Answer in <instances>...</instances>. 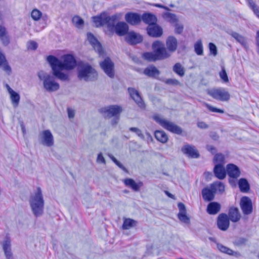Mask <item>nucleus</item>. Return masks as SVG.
I'll list each match as a JSON object with an SVG mask.
<instances>
[{
    "label": "nucleus",
    "mask_w": 259,
    "mask_h": 259,
    "mask_svg": "<svg viewBox=\"0 0 259 259\" xmlns=\"http://www.w3.org/2000/svg\"><path fill=\"white\" fill-rule=\"evenodd\" d=\"M217 247L221 252L223 253H225L229 255H233L234 253L233 250L226 246H224L221 244H218Z\"/></svg>",
    "instance_id": "43"
},
{
    "label": "nucleus",
    "mask_w": 259,
    "mask_h": 259,
    "mask_svg": "<svg viewBox=\"0 0 259 259\" xmlns=\"http://www.w3.org/2000/svg\"><path fill=\"white\" fill-rule=\"evenodd\" d=\"M165 83L167 84H171L174 85H178L180 84V82L178 80L174 78L167 79L165 81Z\"/></svg>",
    "instance_id": "50"
},
{
    "label": "nucleus",
    "mask_w": 259,
    "mask_h": 259,
    "mask_svg": "<svg viewBox=\"0 0 259 259\" xmlns=\"http://www.w3.org/2000/svg\"><path fill=\"white\" fill-rule=\"evenodd\" d=\"M27 47L28 50H35L37 48V44L34 41L30 40L27 42Z\"/></svg>",
    "instance_id": "49"
},
{
    "label": "nucleus",
    "mask_w": 259,
    "mask_h": 259,
    "mask_svg": "<svg viewBox=\"0 0 259 259\" xmlns=\"http://www.w3.org/2000/svg\"><path fill=\"white\" fill-rule=\"evenodd\" d=\"M0 67L8 74L11 72V68L8 65L5 56L0 52Z\"/></svg>",
    "instance_id": "32"
},
{
    "label": "nucleus",
    "mask_w": 259,
    "mask_h": 259,
    "mask_svg": "<svg viewBox=\"0 0 259 259\" xmlns=\"http://www.w3.org/2000/svg\"><path fill=\"white\" fill-rule=\"evenodd\" d=\"M41 12L37 9L33 10L31 14L32 18L35 21H37L39 20L41 16Z\"/></svg>",
    "instance_id": "45"
},
{
    "label": "nucleus",
    "mask_w": 259,
    "mask_h": 259,
    "mask_svg": "<svg viewBox=\"0 0 259 259\" xmlns=\"http://www.w3.org/2000/svg\"><path fill=\"white\" fill-rule=\"evenodd\" d=\"M9 94L13 107L15 108L17 107L19 103L20 99V95L14 91L9 93Z\"/></svg>",
    "instance_id": "37"
},
{
    "label": "nucleus",
    "mask_w": 259,
    "mask_h": 259,
    "mask_svg": "<svg viewBox=\"0 0 259 259\" xmlns=\"http://www.w3.org/2000/svg\"><path fill=\"white\" fill-rule=\"evenodd\" d=\"M125 20L132 25L138 24L141 20V17L137 13H127L125 15Z\"/></svg>",
    "instance_id": "18"
},
{
    "label": "nucleus",
    "mask_w": 259,
    "mask_h": 259,
    "mask_svg": "<svg viewBox=\"0 0 259 259\" xmlns=\"http://www.w3.org/2000/svg\"><path fill=\"white\" fill-rule=\"evenodd\" d=\"M101 113L105 118H111L113 116V106H110L102 108L99 110Z\"/></svg>",
    "instance_id": "30"
},
{
    "label": "nucleus",
    "mask_w": 259,
    "mask_h": 259,
    "mask_svg": "<svg viewBox=\"0 0 259 259\" xmlns=\"http://www.w3.org/2000/svg\"><path fill=\"white\" fill-rule=\"evenodd\" d=\"M130 130L132 132H135L136 134L140 137L141 139H143L144 138V136L142 134V131L137 127H131Z\"/></svg>",
    "instance_id": "51"
},
{
    "label": "nucleus",
    "mask_w": 259,
    "mask_h": 259,
    "mask_svg": "<svg viewBox=\"0 0 259 259\" xmlns=\"http://www.w3.org/2000/svg\"><path fill=\"white\" fill-rule=\"evenodd\" d=\"M249 6L253 9V8H255L256 5H255V4L254 3V2L252 1V0H250L249 1Z\"/></svg>",
    "instance_id": "62"
},
{
    "label": "nucleus",
    "mask_w": 259,
    "mask_h": 259,
    "mask_svg": "<svg viewBox=\"0 0 259 259\" xmlns=\"http://www.w3.org/2000/svg\"><path fill=\"white\" fill-rule=\"evenodd\" d=\"M229 34L231 35L233 37H234L238 42H239L244 48H247L246 40L243 36L234 31H231L229 32Z\"/></svg>",
    "instance_id": "33"
},
{
    "label": "nucleus",
    "mask_w": 259,
    "mask_h": 259,
    "mask_svg": "<svg viewBox=\"0 0 259 259\" xmlns=\"http://www.w3.org/2000/svg\"><path fill=\"white\" fill-rule=\"evenodd\" d=\"M147 31L150 36L154 37H159L162 34V29L155 24L149 25L147 28Z\"/></svg>",
    "instance_id": "20"
},
{
    "label": "nucleus",
    "mask_w": 259,
    "mask_h": 259,
    "mask_svg": "<svg viewBox=\"0 0 259 259\" xmlns=\"http://www.w3.org/2000/svg\"><path fill=\"white\" fill-rule=\"evenodd\" d=\"M125 40L129 44L134 45L141 42L143 40V37L139 33L132 31L127 34Z\"/></svg>",
    "instance_id": "13"
},
{
    "label": "nucleus",
    "mask_w": 259,
    "mask_h": 259,
    "mask_svg": "<svg viewBox=\"0 0 259 259\" xmlns=\"http://www.w3.org/2000/svg\"><path fill=\"white\" fill-rule=\"evenodd\" d=\"M122 111V108L121 106L114 105V123L118 122L119 120V114Z\"/></svg>",
    "instance_id": "42"
},
{
    "label": "nucleus",
    "mask_w": 259,
    "mask_h": 259,
    "mask_svg": "<svg viewBox=\"0 0 259 259\" xmlns=\"http://www.w3.org/2000/svg\"><path fill=\"white\" fill-rule=\"evenodd\" d=\"M217 225L218 228L222 230H227L230 225L228 216L225 213H221L218 217Z\"/></svg>",
    "instance_id": "14"
},
{
    "label": "nucleus",
    "mask_w": 259,
    "mask_h": 259,
    "mask_svg": "<svg viewBox=\"0 0 259 259\" xmlns=\"http://www.w3.org/2000/svg\"><path fill=\"white\" fill-rule=\"evenodd\" d=\"M96 27L103 26L105 33L109 36L113 34V17L107 12L92 17Z\"/></svg>",
    "instance_id": "2"
},
{
    "label": "nucleus",
    "mask_w": 259,
    "mask_h": 259,
    "mask_svg": "<svg viewBox=\"0 0 259 259\" xmlns=\"http://www.w3.org/2000/svg\"><path fill=\"white\" fill-rule=\"evenodd\" d=\"M68 116L69 118H73L74 117L75 111L74 110L70 108H67Z\"/></svg>",
    "instance_id": "55"
},
{
    "label": "nucleus",
    "mask_w": 259,
    "mask_h": 259,
    "mask_svg": "<svg viewBox=\"0 0 259 259\" xmlns=\"http://www.w3.org/2000/svg\"><path fill=\"white\" fill-rule=\"evenodd\" d=\"M39 140L41 144L47 147L54 145V137L50 130H45L39 134Z\"/></svg>",
    "instance_id": "10"
},
{
    "label": "nucleus",
    "mask_w": 259,
    "mask_h": 259,
    "mask_svg": "<svg viewBox=\"0 0 259 259\" xmlns=\"http://www.w3.org/2000/svg\"><path fill=\"white\" fill-rule=\"evenodd\" d=\"M137 222L131 219H125L123 223L122 228L123 229H129L137 226Z\"/></svg>",
    "instance_id": "38"
},
{
    "label": "nucleus",
    "mask_w": 259,
    "mask_h": 259,
    "mask_svg": "<svg viewBox=\"0 0 259 259\" xmlns=\"http://www.w3.org/2000/svg\"><path fill=\"white\" fill-rule=\"evenodd\" d=\"M47 61L50 64L53 74L61 80L69 79L68 74L62 72L63 70H70L76 66V62L71 55H65L59 60L57 57L50 55L47 57Z\"/></svg>",
    "instance_id": "1"
},
{
    "label": "nucleus",
    "mask_w": 259,
    "mask_h": 259,
    "mask_svg": "<svg viewBox=\"0 0 259 259\" xmlns=\"http://www.w3.org/2000/svg\"><path fill=\"white\" fill-rule=\"evenodd\" d=\"M215 192L214 190L209 188H205L202 190V196L203 199L206 201H210L212 200L215 194Z\"/></svg>",
    "instance_id": "25"
},
{
    "label": "nucleus",
    "mask_w": 259,
    "mask_h": 259,
    "mask_svg": "<svg viewBox=\"0 0 259 259\" xmlns=\"http://www.w3.org/2000/svg\"><path fill=\"white\" fill-rule=\"evenodd\" d=\"M169 17L170 18V21L171 22H174L177 20L176 15L172 14H169L168 15Z\"/></svg>",
    "instance_id": "60"
},
{
    "label": "nucleus",
    "mask_w": 259,
    "mask_h": 259,
    "mask_svg": "<svg viewBox=\"0 0 259 259\" xmlns=\"http://www.w3.org/2000/svg\"><path fill=\"white\" fill-rule=\"evenodd\" d=\"M240 206L244 215L250 214L253 211L251 200L247 196H243L241 198Z\"/></svg>",
    "instance_id": "11"
},
{
    "label": "nucleus",
    "mask_w": 259,
    "mask_h": 259,
    "mask_svg": "<svg viewBox=\"0 0 259 259\" xmlns=\"http://www.w3.org/2000/svg\"><path fill=\"white\" fill-rule=\"evenodd\" d=\"M158 42L159 44L158 46L165 59L170 57L171 54L176 51L178 47L177 39L172 36H169L166 39L165 41L166 48L164 47L161 41L158 40Z\"/></svg>",
    "instance_id": "6"
},
{
    "label": "nucleus",
    "mask_w": 259,
    "mask_h": 259,
    "mask_svg": "<svg viewBox=\"0 0 259 259\" xmlns=\"http://www.w3.org/2000/svg\"><path fill=\"white\" fill-rule=\"evenodd\" d=\"M256 35H257L256 38V46H259V31L257 32Z\"/></svg>",
    "instance_id": "64"
},
{
    "label": "nucleus",
    "mask_w": 259,
    "mask_h": 259,
    "mask_svg": "<svg viewBox=\"0 0 259 259\" xmlns=\"http://www.w3.org/2000/svg\"><path fill=\"white\" fill-rule=\"evenodd\" d=\"M97 162L100 164H105L106 161L102 153H100L97 158Z\"/></svg>",
    "instance_id": "52"
},
{
    "label": "nucleus",
    "mask_w": 259,
    "mask_h": 259,
    "mask_svg": "<svg viewBox=\"0 0 259 259\" xmlns=\"http://www.w3.org/2000/svg\"><path fill=\"white\" fill-rule=\"evenodd\" d=\"M6 30L5 28L0 26V37L3 36L5 34Z\"/></svg>",
    "instance_id": "61"
},
{
    "label": "nucleus",
    "mask_w": 259,
    "mask_h": 259,
    "mask_svg": "<svg viewBox=\"0 0 259 259\" xmlns=\"http://www.w3.org/2000/svg\"><path fill=\"white\" fill-rule=\"evenodd\" d=\"M128 25L124 22H118L114 26V30L116 33L119 36L126 35L128 33Z\"/></svg>",
    "instance_id": "19"
},
{
    "label": "nucleus",
    "mask_w": 259,
    "mask_h": 259,
    "mask_svg": "<svg viewBox=\"0 0 259 259\" xmlns=\"http://www.w3.org/2000/svg\"><path fill=\"white\" fill-rule=\"evenodd\" d=\"M253 10L254 13L255 14V15L258 17H259V10H258V9L256 7H255V8L253 9Z\"/></svg>",
    "instance_id": "63"
},
{
    "label": "nucleus",
    "mask_w": 259,
    "mask_h": 259,
    "mask_svg": "<svg viewBox=\"0 0 259 259\" xmlns=\"http://www.w3.org/2000/svg\"><path fill=\"white\" fill-rule=\"evenodd\" d=\"M128 92L131 97L134 100L137 105L142 109L145 108V104L139 92L133 88H128Z\"/></svg>",
    "instance_id": "12"
},
{
    "label": "nucleus",
    "mask_w": 259,
    "mask_h": 259,
    "mask_svg": "<svg viewBox=\"0 0 259 259\" xmlns=\"http://www.w3.org/2000/svg\"><path fill=\"white\" fill-rule=\"evenodd\" d=\"M78 77L80 80L93 81L97 79L98 73L88 64H80L77 67Z\"/></svg>",
    "instance_id": "4"
},
{
    "label": "nucleus",
    "mask_w": 259,
    "mask_h": 259,
    "mask_svg": "<svg viewBox=\"0 0 259 259\" xmlns=\"http://www.w3.org/2000/svg\"><path fill=\"white\" fill-rule=\"evenodd\" d=\"M172 70L181 77H183L185 75V68L180 63H177L174 65Z\"/></svg>",
    "instance_id": "36"
},
{
    "label": "nucleus",
    "mask_w": 259,
    "mask_h": 259,
    "mask_svg": "<svg viewBox=\"0 0 259 259\" xmlns=\"http://www.w3.org/2000/svg\"><path fill=\"white\" fill-rule=\"evenodd\" d=\"M205 106L207 107V108L211 112H218V113H224V111L222 109H218L216 107H213L211 105L208 104H207V103H205Z\"/></svg>",
    "instance_id": "47"
},
{
    "label": "nucleus",
    "mask_w": 259,
    "mask_h": 259,
    "mask_svg": "<svg viewBox=\"0 0 259 259\" xmlns=\"http://www.w3.org/2000/svg\"><path fill=\"white\" fill-rule=\"evenodd\" d=\"M141 19L149 25L155 24L157 21L156 17L154 15L148 13L143 14Z\"/></svg>",
    "instance_id": "31"
},
{
    "label": "nucleus",
    "mask_w": 259,
    "mask_h": 259,
    "mask_svg": "<svg viewBox=\"0 0 259 259\" xmlns=\"http://www.w3.org/2000/svg\"><path fill=\"white\" fill-rule=\"evenodd\" d=\"M221 209V205L216 202L209 203L207 207V212L210 214H215Z\"/></svg>",
    "instance_id": "28"
},
{
    "label": "nucleus",
    "mask_w": 259,
    "mask_h": 259,
    "mask_svg": "<svg viewBox=\"0 0 259 259\" xmlns=\"http://www.w3.org/2000/svg\"><path fill=\"white\" fill-rule=\"evenodd\" d=\"M210 188L214 190L215 193L218 192L222 194L225 191V185L223 183L216 181L210 185Z\"/></svg>",
    "instance_id": "34"
},
{
    "label": "nucleus",
    "mask_w": 259,
    "mask_h": 259,
    "mask_svg": "<svg viewBox=\"0 0 259 259\" xmlns=\"http://www.w3.org/2000/svg\"><path fill=\"white\" fill-rule=\"evenodd\" d=\"M87 36L88 40L95 51L98 53L99 56H103L104 52L100 43L91 33H88L87 34Z\"/></svg>",
    "instance_id": "16"
},
{
    "label": "nucleus",
    "mask_w": 259,
    "mask_h": 259,
    "mask_svg": "<svg viewBox=\"0 0 259 259\" xmlns=\"http://www.w3.org/2000/svg\"><path fill=\"white\" fill-rule=\"evenodd\" d=\"M155 137L159 142L165 143L168 140V137L166 133L162 131H156L155 132Z\"/></svg>",
    "instance_id": "35"
},
{
    "label": "nucleus",
    "mask_w": 259,
    "mask_h": 259,
    "mask_svg": "<svg viewBox=\"0 0 259 259\" xmlns=\"http://www.w3.org/2000/svg\"><path fill=\"white\" fill-rule=\"evenodd\" d=\"M206 149H207V150H208L209 151H210L213 154L216 152L215 148L211 145H207L206 146Z\"/></svg>",
    "instance_id": "59"
},
{
    "label": "nucleus",
    "mask_w": 259,
    "mask_h": 259,
    "mask_svg": "<svg viewBox=\"0 0 259 259\" xmlns=\"http://www.w3.org/2000/svg\"><path fill=\"white\" fill-rule=\"evenodd\" d=\"M124 183L126 186L131 188L135 191H139L140 188L143 186V183L141 181L136 182L132 179H126Z\"/></svg>",
    "instance_id": "24"
},
{
    "label": "nucleus",
    "mask_w": 259,
    "mask_h": 259,
    "mask_svg": "<svg viewBox=\"0 0 259 259\" xmlns=\"http://www.w3.org/2000/svg\"><path fill=\"white\" fill-rule=\"evenodd\" d=\"M219 75L224 82H229V78L224 66L222 67V70L220 72Z\"/></svg>",
    "instance_id": "44"
},
{
    "label": "nucleus",
    "mask_w": 259,
    "mask_h": 259,
    "mask_svg": "<svg viewBox=\"0 0 259 259\" xmlns=\"http://www.w3.org/2000/svg\"><path fill=\"white\" fill-rule=\"evenodd\" d=\"M182 151L184 153L188 155L191 157L197 158L199 157L198 152L195 149L194 146L189 145H185L182 147Z\"/></svg>",
    "instance_id": "23"
},
{
    "label": "nucleus",
    "mask_w": 259,
    "mask_h": 259,
    "mask_svg": "<svg viewBox=\"0 0 259 259\" xmlns=\"http://www.w3.org/2000/svg\"><path fill=\"white\" fill-rule=\"evenodd\" d=\"M194 51L198 55H202L203 54V48L202 41L200 39L197 40L194 44Z\"/></svg>",
    "instance_id": "39"
},
{
    "label": "nucleus",
    "mask_w": 259,
    "mask_h": 259,
    "mask_svg": "<svg viewBox=\"0 0 259 259\" xmlns=\"http://www.w3.org/2000/svg\"><path fill=\"white\" fill-rule=\"evenodd\" d=\"M114 163L116 164L120 168L122 169L123 171L127 172V170H126V168L123 166V165L120 162L117 160L115 158Z\"/></svg>",
    "instance_id": "54"
},
{
    "label": "nucleus",
    "mask_w": 259,
    "mask_h": 259,
    "mask_svg": "<svg viewBox=\"0 0 259 259\" xmlns=\"http://www.w3.org/2000/svg\"><path fill=\"white\" fill-rule=\"evenodd\" d=\"M208 94L213 98L221 101H228L230 98L229 93L223 88L211 90Z\"/></svg>",
    "instance_id": "9"
},
{
    "label": "nucleus",
    "mask_w": 259,
    "mask_h": 259,
    "mask_svg": "<svg viewBox=\"0 0 259 259\" xmlns=\"http://www.w3.org/2000/svg\"><path fill=\"white\" fill-rule=\"evenodd\" d=\"M213 162L215 164H220L224 165L226 163L225 156L221 153L216 154L214 157Z\"/></svg>",
    "instance_id": "41"
},
{
    "label": "nucleus",
    "mask_w": 259,
    "mask_h": 259,
    "mask_svg": "<svg viewBox=\"0 0 259 259\" xmlns=\"http://www.w3.org/2000/svg\"><path fill=\"white\" fill-rule=\"evenodd\" d=\"M144 74L147 76L151 77H155L160 74V71L153 65L146 68L143 72Z\"/></svg>",
    "instance_id": "27"
},
{
    "label": "nucleus",
    "mask_w": 259,
    "mask_h": 259,
    "mask_svg": "<svg viewBox=\"0 0 259 259\" xmlns=\"http://www.w3.org/2000/svg\"><path fill=\"white\" fill-rule=\"evenodd\" d=\"M100 64L102 69L107 75L110 77H112L113 76V65L110 58H106L104 61L101 62Z\"/></svg>",
    "instance_id": "15"
},
{
    "label": "nucleus",
    "mask_w": 259,
    "mask_h": 259,
    "mask_svg": "<svg viewBox=\"0 0 259 259\" xmlns=\"http://www.w3.org/2000/svg\"><path fill=\"white\" fill-rule=\"evenodd\" d=\"M72 21L75 27L81 28L84 25V21L78 16H75L72 18Z\"/></svg>",
    "instance_id": "40"
},
{
    "label": "nucleus",
    "mask_w": 259,
    "mask_h": 259,
    "mask_svg": "<svg viewBox=\"0 0 259 259\" xmlns=\"http://www.w3.org/2000/svg\"><path fill=\"white\" fill-rule=\"evenodd\" d=\"M178 218L182 222L185 223H189L190 222L189 218L186 215V211L179 212Z\"/></svg>",
    "instance_id": "46"
},
{
    "label": "nucleus",
    "mask_w": 259,
    "mask_h": 259,
    "mask_svg": "<svg viewBox=\"0 0 259 259\" xmlns=\"http://www.w3.org/2000/svg\"><path fill=\"white\" fill-rule=\"evenodd\" d=\"M241 217V215L238 208L232 207L229 209L228 218L232 222H238L240 220Z\"/></svg>",
    "instance_id": "22"
},
{
    "label": "nucleus",
    "mask_w": 259,
    "mask_h": 259,
    "mask_svg": "<svg viewBox=\"0 0 259 259\" xmlns=\"http://www.w3.org/2000/svg\"><path fill=\"white\" fill-rule=\"evenodd\" d=\"M208 47L210 53L213 55L214 56H215L218 54L216 46L214 44L210 42L208 45Z\"/></svg>",
    "instance_id": "48"
},
{
    "label": "nucleus",
    "mask_w": 259,
    "mask_h": 259,
    "mask_svg": "<svg viewBox=\"0 0 259 259\" xmlns=\"http://www.w3.org/2000/svg\"><path fill=\"white\" fill-rule=\"evenodd\" d=\"M238 184L241 192L247 193L250 190V185L246 179L241 178L239 179Z\"/></svg>",
    "instance_id": "29"
},
{
    "label": "nucleus",
    "mask_w": 259,
    "mask_h": 259,
    "mask_svg": "<svg viewBox=\"0 0 259 259\" xmlns=\"http://www.w3.org/2000/svg\"><path fill=\"white\" fill-rule=\"evenodd\" d=\"M153 118L161 126L170 132L178 135H181L182 134V130L181 127L178 126L174 123L163 119L158 115H154L153 116Z\"/></svg>",
    "instance_id": "8"
},
{
    "label": "nucleus",
    "mask_w": 259,
    "mask_h": 259,
    "mask_svg": "<svg viewBox=\"0 0 259 259\" xmlns=\"http://www.w3.org/2000/svg\"><path fill=\"white\" fill-rule=\"evenodd\" d=\"M213 172L214 176L220 180H223L226 176V170L223 165L221 164H215Z\"/></svg>",
    "instance_id": "26"
},
{
    "label": "nucleus",
    "mask_w": 259,
    "mask_h": 259,
    "mask_svg": "<svg viewBox=\"0 0 259 259\" xmlns=\"http://www.w3.org/2000/svg\"><path fill=\"white\" fill-rule=\"evenodd\" d=\"M158 40L154 41L152 45L153 52H146L142 55L144 59L149 62H155L157 60L165 59L164 56L161 52L159 46Z\"/></svg>",
    "instance_id": "7"
},
{
    "label": "nucleus",
    "mask_w": 259,
    "mask_h": 259,
    "mask_svg": "<svg viewBox=\"0 0 259 259\" xmlns=\"http://www.w3.org/2000/svg\"><path fill=\"white\" fill-rule=\"evenodd\" d=\"M227 172L228 175L233 179H237L240 177L241 172L238 167L233 164H229L227 166Z\"/></svg>",
    "instance_id": "21"
},
{
    "label": "nucleus",
    "mask_w": 259,
    "mask_h": 259,
    "mask_svg": "<svg viewBox=\"0 0 259 259\" xmlns=\"http://www.w3.org/2000/svg\"><path fill=\"white\" fill-rule=\"evenodd\" d=\"M39 79L43 81L44 89L49 92L57 91L60 85L55 79L54 77L44 71H40L37 73Z\"/></svg>",
    "instance_id": "5"
},
{
    "label": "nucleus",
    "mask_w": 259,
    "mask_h": 259,
    "mask_svg": "<svg viewBox=\"0 0 259 259\" xmlns=\"http://www.w3.org/2000/svg\"><path fill=\"white\" fill-rule=\"evenodd\" d=\"M29 203L32 212L35 217H39L43 214L45 203L39 187L37 188L36 192L31 195Z\"/></svg>",
    "instance_id": "3"
},
{
    "label": "nucleus",
    "mask_w": 259,
    "mask_h": 259,
    "mask_svg": "<svg viewBox=\"0 0 259 259\" xmlns=\"http://www.w3.org/2000/svg\"><path fill=\"white\" fill-rule=\"evenodd\" d=\"M0 37L1 38L3 44L4 45L7 46L9 44V38L5 34Z\"/></svg>",
    "instance_id": "53"
},
{
    "label": "nucleus",
    "mask_w": 259,
    "mask_h": 259,
    "mask_svg": "<svg viewBox=\"0 0 259 259\" xmlns=\"http://www.w3.org/2000/svg\"><path fill=\"white\" fill-rule=\"evenodd\" d=\"M2 245L6 258L13 259V253L11 251L10 239L6 237L2 242Z\"/></svg>",
    "instance_id": "17"
},
{
    "label": "nucleus",
    "mask_w": 259,
    "mask_h": 259,
    "mask_svg": "<svg viewBox=\"0 0 259 259\" xmlns=\"http://www.w3.org/2000/svg\"><path fill=\"white\" fill-rule=\"evenodd\" d=\"M197 125L201 128H207L208 127V125L204 122H198Z\"/></svg>",
    "instance_id": "58"
},
{
    "label": "nucleus",
    "mask_w": 259,
    "mask_h": 259,
    "mask_svg": "<svg viewBox=\"0 0 259 259\" xmlns=\"http://www.w3.org/2000/svg\"><path fill=\"white\" fill-rule=\"evenodd\" d=\"M183 30V26L180 24H177L175 25V32L178 34H180Z\"/></svg>",
    "instance_id": "56"
},
{
    "label": "nucleus",
    "mask_w": 259,
    "mask_h": 259,
    "mask_svg": "<svg viewBox=\"0 0 259 259\" xmlns=\"http://www.w3.org/2000/svg\"><path fill=\"white\" fill-rule=\"evenodd\" d=\"M178 206L179 209V212L186 211L185 206L183 203H179L178 205Z\"/></svg>",
    "instance_id": "57"
}]
</instances>
